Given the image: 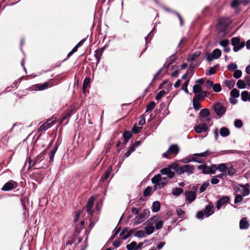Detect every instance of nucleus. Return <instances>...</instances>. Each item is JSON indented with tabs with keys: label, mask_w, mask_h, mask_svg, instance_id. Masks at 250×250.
Segmentation results:
<instances>
[{
	"label": "nucleus",
	"mask_w": 250,
	"mask_h": 250,
	"mask_svg": "<svg viewBox=\"0 0 250 250\" xmlns=\"http://www.w3.org/2000/svg\"><path fill=\"white\" fill-rule=\"evenodd\" d=\"M195 170V167L189 164L179 165L176 162L173 163L169 165L167 167L164 168L161 170V173L162 175H166L169 178H173L175 176V172L178 175H181L186 173L188 175L192 174Z\"/></svg>",
	"instance_id": "1"
},
{
	"label": "nucleus",
	"mask_w": 250,
	"mask_h": 250,
	"mask_svg": "<svg viewBox=\"0 0 250 250\" xmlns=\"http://www.w3.org/2000/svg\"><path fill=\"white\" fill-rule=\"evenodd\" d=\"M233 189L236 192H240L243 196H246L250 194V186L249 184L246 185L236 184L233 187Z\"/></svg>",
	"instance_id": "2"
},
{
	"label": "nucleus",
	"mask_w": 250,
	"mask_h": 250,
	"mask_svg": "<svg viewBox=\"0 0 250 250\" xmlns=\"http://www.w3.org/2000/svg\"><path fill=\"white\" fill-rule=\"evenodd\" d=\"M180 148L176 144L171 145L168 148V150L163 153V157L170 159L171 156H176L179 152Z\"/></svg>",
	"instance_id": "3"
},
{
	"label": "nucleus",
	"mask_w": 250,
	"mask_h": 250,
	"mask_svg": "<svg viewBox=\"0 0 250 250\" xmlns=\"http://www.w3.org/2000/svg\"><path fill=\"white\" fill-rule=\"evenodd\" d=\"M193 190H187L185 192L186 197V202L187 204H189L193 202L196 198V192L198 188L196 186H193L192 188Z\"/></svg>",
	"instance_id": "4"
},
{
	"label": "nucleus",
	"mask_w": 250,
	"mask_h": 250,
	"mask_svg": "<svg viewBox=\"0 0 250 250\" xmlns=\"http://www.w3.org/2000/svg\"><path fill=\"white\" fill-rule=\"evenodd\" d=\"M231 44L233 46V51L236 52L245 46V42H241L239 37H233L231 39Z\"/></svg>",
	"instance_id": "5"
},
{
	"label": "nucleus",
	"mask_w": 250,
	"mask_h": 250,
	"mask_svg": "<svg viewBox=\"0 0 250 250\" xmlns=\"http://www.w3.org/2000/svg\"><path fill=\"white\" fill-rule=\"evenodd\" d=\"M56 122V118H53L48 119L45 123L41 125L38 129V131L41 132L42 130H46L51 127Z\"/></svg>",
	"instance_id": "6"
},
{
	"label": "nucleus",
	"mask_w": 250,
	"mask_h": 250,
	"mask_svg": "<svg viewBox=\"0 0 250 250\" xmlns=\"http://www.w3.org/2000/svg\"><path fill=\"white\" fill-rule=\"evenodd\" d=\"M221 51L220 49H215L211 53H208L206 55V59L208 62H211L213 59H217L221 56Z\"/></svg>",
	"instance_id": "7"
},
{
	"label": "nucleus",
	"mask_w": 250,
	"mask_h": 250,
	"mask_svg": "<svg viewBox=\"0 0 250 250\" xmlns=\"http://www.w3.org/2000/svg\"><path fill=\"white\" fill-rule=\"evenodd\" d=\"M214 109L216 114L220 117H222L226 112L225 106L220 103H217L214 104Z\"/></svg>",
	"instance_id": "8"
},
{
	"label": "nucleus",
	"mask_w": 250,
	"mask_h": 250,
	"mask_svg": "<svg viewBox=\"0 0 250 250\" xmlns=\"http://www.w3.org/2000/svg\"><path fill=\"white\" fill-rule=\"evenodd\" d=\"M18 187V183L13 180H10L5 183L2 187L1 189L3 191H9L15 189Z\"/></svg>",
	"instance_id": "9"
},
{
	"label": "nucleus",
	"mask_w": 250,
	"mask_h": 250,
	"mask_svg": "<svg viewBox=\"0 0 250 250\" xmlns=\"http://www.w3.org/2000/svg\"><path fill=\"white\" fill-rule=\"evenodd\" d=\"M95 198L94 197H90L87 201V205L86 207V211L88 212V214L90 216H92L93 213V206Z\"/></svg>",
	"instance_id": "10"
},
{
	"label": "nucleus",
	"mask_w": 250,
	"mask_h": 250,
	"mask_svg": "<svg viewBox=\"0 0 250 250\" xmlns=\"http://www.w3.org/2000/svg\"><path fill=\"white\" fill-rule=\"evenodd\" d=\"M199 116L202 119H205L207 118L206 119V121L208 122H209V121L210 120V119L208 118L210 116V112L208 109L207 108L202 109L199 113Z\"/></svg>",
	"instance_id": "11"
},
{
	"label": "nucleus",
	"mask_w": 250,
	"mask_h": 250,
	"mask_svg": "<svg viewBox=\"0 0 250 250\" xmlns=\"http://www.w3.org/2000/svg\"><path fill=\"white\" fill-rule=\"evenodd\" d=\"M229 201V198L228 196H223L221 198L217 201L216 203V208L218 209H219L222 206L225 205Z\"/></svg>",
	"instance_id": "12"
},
{
	"label": "nucleus",
	"mask_w": 250,
	"mask_h": 250,
	"mask_svg": "<svg viewBox=\"0 0 250 250\" xmlns=\"http://www.w3.org/2000/svg\"><path fill=\"white\" fill-rule=\"evenodd\" d=\"M208 126L206 124H199L195 126L194 129L195 131L198 133H201L207 131Z\"/></svg>",
	"instance_id": "13"
},
{
	"label": "nucleus",
	"mask_w": 250,
	"mask_h": 250,
	"mask_svg": "<svg viewBox=\"0 0 250 250\" xmlns=\"http://www.w3.org/2000/svg\"><path fill=\"white\" fill-rule=\"evenodd\" d=\"M249 222L246 217L242 218L239 223V228L241 229H246L249 227Z\"/></svg>",
	"instance_id": "14"
},
{
	"label": "nucleus",
	"mask_w": 250,
	"mask_h": 250,
	"mask_svg": "<svg viewBox=\"0 0 250 250\" xmlns=\"http://www.w3.org/2000/svg\"><path fill=\"white\" fill-rule=\"evenodd\" d=\"M207 91L201 92L200 93L195 94L193 100L196 101H202L204 100V98L206 96Z\"/></svg>",
	"instance_id": "15"
},
{
	"label": "nucleus",
	"mask_w": 250,
	"mask_h": 250,
	"mask_svg": "<svg viewBox=\"0 0 250 250\" xmlns=\"http://www.w3.org/2000/svg\"><path fill=\"white\" fill-rule=\"evenodd\" d=\"M213 205L211 203L206 207L204 213L207 217L213 214Z\"/></svg>",
	"instance_id": "16"
},
{
	"label": "nucleus",
	"mask_w": 250,
	"mask_h": 250,
	"mask_svg": "<svg viewBox=\"0 0 250 250\" xmlns=\"http://www.w3.org/2000/svg\"><path fill=\"white\" fill-rule=\"evenodd\" d=\"M60 143H58V141H57L54 146V148L53 150L50 152V157H49V162H53L54 161V155L59 147Z\"/></svg>",
	"instance_id": "17"
},
{
	"label": "nucleus",
	"mask_w": 250,
	"mask_h": 250,
	"mask_svg": "<svg viewBox=\"0 0 250 250\" xmlns=\"http://www.w3.org/2000/svg\"><path fill=\"white\" fill-rule=\"evenodd\" d=\"M104 49L103 48H99L96 50L95 52L94 56L96 59V64H98L100 62L102 56L103 55Z\"/></svg>",
	"instance_id": "18"
},
{
	"label": "nucleus",
	"mask_w": 250,
	"mask_h": 250,
	"mask_svg": "<svg viewBox=\"0 0 250 250\" xmlns=\"http://www.w3.org/2000/svg\"><path fill=\"white\" fill-rule=\"evenodd\" d=\"M162 180L161 175L160 174L156 175L151 179V182L153 184H155L160 187V181Z\"/></svg>",
	"instance_id": "19"
},
{
	"label": "nucleus",
	"mask_w": 250,
	"mask_h": 250,
	"mask_svg": "<svg viewBox=\"0 0 250 250\" xmlns=\"http://www.w3.org/2000/svg\"><path fill=\"white\" fill-rule=\"evenodd\" d=\"M187 42V39L185 37H183L181 39L179 42L178 44L177 47L176 49L177 52H178L181 51V50L183 47V44Z\"/></svg>",
	"instance_id": "20"
},
{
	"label": "nucleus",
	"mask_w": 250,
	"mask_h": 250,
	"mask_svg": "<svg viewBox=\"0 0 250 250\" xmlns=\"http://www.w3.org/2000/svg\"><path fill=\"white\" fill-rule=\"evenodd\" d=\"M53 85L52 83L49 82H45L42 84H40L38 85V89L40 90H43L47 89L48 87H50Z\"/></svg>",
	"instance_id": "21"
},
{
	"label": "nucleus",
	"mask_w": 250,
	"mask_h": 250,
	"mask_svg": "<svg viewBox=\"0 0 250 250\" xmlns=\"http://www.w3.org/2000/svg\"><path fill=\"white\" fill-rule=\"evenodd\" d=\"M220 135L223 137L229 136L230 134V131L229 129L226 127H223L220 128L219 130Z\"/></svg>",
	"instance_id": "22"
},
{
	"label": "nucleus",
	"mask_w": 250,
	"mask_h": 250,
	"mask_svg": "<svg viewBox=\"0 0 250 250\" xmlns=\"http://www.w3.org/2000/svg\"><path fill=\"white\" fill-rule=\"evenodd\" d=\"M146 218L143 216L142 213L138 214L136 216L134 220V224L136 225L140 224L144 222Z\"/></svg>",
	"instance_id": "23"
},
{
	"label": "nucleus",
	"mask_w": 250,
	"mask_h": 250,
	"mask_svg": "<svg viewBox=\"0 0 250 250\" xmlns=\"http://www.w3.org/2000/svg\"><path fill=\"white\" fill-rule=\"evenodd\" d=\"M120 235L123 237V239L125 240L128 238L130 236V233L128 231L127 229H124L120 233Z\"/></svg>",
	"instance_id": "24"
},
{
	"label": "nucleus",
	"mask_w": 250,
	"mask_h": 250,
	"mask_svg": "<svg viewBox=\"0 0 250 250\" xmlns=\"http://www.w3.org/2000/svg\"><path fill=\"white\" fill-rule=\"evenodd\" d=\"M160 202L159 201H155L153 203L152 206V211L154 212H157L160 210Z\"/></svg>",
	"instance_id": "25"
},
{
	"label": "nucleus",
	"mask_w": 250,
	"mask_h": 250,
	"mask_svg": "<svg viewBox=\"0 0 250 250\" xmlns=\"http://www.w3.org/2000/svg\"><path fill=\"white\" fill-rule=\"evenodd\" d=\"M154 229H155V228L153 226H150V225H147L145 227V232L147 235H150V234H152L154 232Z\"/></svg>",
	"instance_id": "26"
},
{
	"label": "nucleus",
	"mask_w": 250,
	"mask_h": 250,
	"mask_svg": "<svg viewBox=\"0 0 250 250\" xmlns=\"http://www.w3.org/2000/svg\"><path fill=\"white\" fill-rule=\"evenodd\" d=\"M198 168L199 170H202V173L203 174H208L209 167L205 165H201L198 166Z\"/></svg>",
	"instance_id": "27"
},
{
	"label": "nucleus",
	"mask_w": 250,
	"mask_h": 250,
	"mask_svg": "<svg viewBox=\"0 0 250 250\" xmlns=\"http://www.w3.org/2000/svg\"><path fill=\"white\" fill-rule=\"evenodd\" d=\"M212 152L210 151L209 149L207 150L204 152L200 153H195L193 155L196 156H199V157H207L210 154H212Z\"/></svg>",
	"instance_id": "28"
},
{
	"label": "nucleus",
	"mask_w": 250,
	"mask_h": 250,
	"mask_svg": "<svg viewBox=\"0 0 250 250\" xmlns=\"http://www.w3.org/2000/svg\"><path fill=\"white\" fill-rule=\"evenodd\" d=\"M123 136L124 138L125 142L126 144L128 142L129 139L131 138L132 136V134L129 131H125L123 133Z\"/></svg>",
	"instance_id": "29"
},
{
	"label": "nucleus",
	"mask_w": 250,
	"mask_h": 250,
	"mask_svg": "<svg viewBox=\"0 0 250 250\" xmlns=\"http://www.w3.org/2000/svg\"><path fill=\"white\" fill-rule=\"evenodd\" d=\"M84 222L82 221L80 224L75 225L76 231L78 233H80L83 228Z\"/></svg>",
	"instance_id": "30"
},
{
	"label": "nucleus",
	"mask_w": 250,
	"mask_h": 250,
	"mask_svg": "<svg viewBox=\"0 0 250 250\" xmlns=\"http://www.w3.org/2000/svg\"><path fill=\"white\" fill-rule=\"evenodd\" d=\"M201 54L200 51H196L192 54L190 57H188V60L189 61H195Z\"/></svg>",
	"instance_id": "31"
},
{
	"label": "nucleus",
	"mask_w": 250,
	"mask_h": 250,
	"mask_svg": "<svg viewBox=\"0 0 250 250\" xmlns=\"http://www.w3.org/2000/svg\"><path fill=\"white\" fill-rule=\"evenodd\" d=\"M224 83L229 89H231L233 87L235 84V81L233 80H226Z\"/></svg>",
	"instance_id": "32"
},
{
	"label": "nucleus",
	"mask_w": 250,
	"mask_h": 250,
	"mask_svg": "<svg viewBox=\"0 0 250 250\" xmlns=\"http://www.w3.org/2000/svg\"><path fill=\"white\" fill-rule=\"evenodd\" d=\"M183 190L181 188H176L173 189L172 194L176 196H179L182 192Z\"/></svg>",
	"instance_id": "33"
},
{
	"label": "nucleus",
	"mask_w": 250,
	"mask_h": 250,
	"mask_svg": "<svg viewBox=\"0 0 250 250\" xmlns=\"http://www.w3.org/2000/svg\"><path fill=\"white\" fill-rule=\"evenodd\" d=\"M201 92H203L202 90V88L199 84H195L193 87V92L195 94L200 93Z\"/></svg>",
	"instance_id": "34"
},
{
	"label": "nucleus",
	"mask_w": 250,
	"mask_h": 250,
	"mask_svg": "<svg viewBox=\"0 0 250 250\" xmlns=\"http://www.w3.org/2000/svg\"><path fill=\"white\" fill-rule=\"evenodd\" d=\"M159 218V217L157 216H155L153 217H151L147 221V225L150 226H153V225L155 224L156 221L157 220V219Z\"/></svg>",
	"instance_id": "35"
},
{
	"label": "nucleus",
	"mask_w": 250,
	"mask_h": 250,
	"mask_svg": "<svg viewBox=\"0 0 250 250\" xmlns=\"http://www.w3.org/2000/svg\"><path fill=\"white\" fill-rule=\"evenodd\" d=\"M237 87L240 89H244L246 86V84L243 80H239L236 83Z\"/></svg>",
	"instance_id": "36"
},
{
	"label": "nucleus",
	"mask_w": 250,
	"mask_h": 250,
	"mask_svg": "<svg viewBox=\"0 0 250 250\" xmlns=\"http://www.w3.org/2000/svg\"><path fill=\"white\" fill-rule=\"evenodd\" d=\"M209 185V183L208 181H206L204 182L201 186L200 187V188L199 189L200 192L202 193L204 192L207 188L208 187V186Z\"/></svg>",
	"instance_id": "37"
},
{
	"label": "nucleus",
	"mask_w": 250,
	"mask_h": 250,
	"mask_svg": "<svg viewBox=\"0 0 250 250\" xmlns=\"http://www.w3.org/2000/svg\"><path fill=\"white\" fill-rule=\"evenodd\" d=\"M155 103L154 102L152 101L150 102L146 106V112L150 111L153 110L155 106Z\"/></svg>",
	"instance_id": "38"
},
{
	"label": "nucleus",
	"mask_w": 250,
	"mask_h": 250,
	"mask_svg": "<svg viewBox=\"0 0 250 250\" xmlns=\"http://www.w3.org/2000/svg\"><path fill=\"white\" fill-rule=\"evenodd\" d=\"M171 179V178H169L168 176L167 177H162V180L160 181V188L163 187L168 183L169 180Z\"/></svg>",
	"instance_id": "39"
},
{
	"label": "nucleus",
	"mask_w": 250,
	"mask_h": 250,
	"mask_svg": "<svg viewBox=\"0 0 250 250\" xmlns=\"http://www.w3.org/2000/svg\"><path fill=\"white\" fill-rule=\"evenodd\" d=\"M230 96L232 98H238L239 96V91L237 89L234 88L230 92Z\"/></svg>",
	"instance_id": "40"
},
{
	"label": "nucleus",
	"mask_w": 250,
	"mask_h": 250,
	"mask_svg": "<svg viewBox=\"0 0 250 250\" xmlns=\"http://www.w3.org/2000/svg\"><path fill=\"white\" fill-rule=\"evenodd\" d=\"M111 171V168L107 170L104 175L101 177V181L104 182L110 176Z\"/></svg>",
	"instance_id": "41"
},
{
	"label": "nucleus",
	"mask_w": 250,
	"mask_h": 250,
	"mask_svg": "<svg viewBox=\"0 0 250 250\" xmlns=\"http://www.w3.org/2000/svg\"><path fill=\"white\" fill-rule=\"evenodd\" d=\"M90 79L89 78L87 77L84 79V81L83 82V90H84L87 87V86L90 84Z\"/></svg>",
	"instance_id": "42"
},
{
	"label": "nucleus",
	"mask_w": 250,
	"mask_h": 250,
	"mask_svg": "<svg viewBox=\"0 0 250 250\" xmlns=\"http://www.w3.org/2000/svg\"><path fill=\"white\" fill-rule=\"evenodd\" d=\"M136 245L137 243L133 241L130 244L127 245L126 248L128 250H135Z\"/></svg>",
	"instance_id": "43"
},
{
	"label": "nucleus",
	"mask_w": 250,
	"mask_h": 250,
	"mask_svg": "<svg viewBox=\"0 0 250 250\" xmlns=\"http://www.w3.org/2000/svg\"><path fill=\"white\" fill-rule=\"evenodd\" d=\"M243 197H244V196L242 195L237 194L235 196V198H234V203L237 204V203H241L243 199Z\"/></svg>",
	"instance_id": "44"
},
{
	"label": "nucleus",
	"mask_w": 250,
	"mask_h": 250,
	"mask_svg": "<svg viewBox=\"0 0 250 250\" xmlns=\"http://www.w3.org/2000/svg\"><path fill=\"white\" fill-rule=\"evenodd\" d=\"M227 167L225 164H220L218 165L217 169H218L221 172H226L227 170Z\"/></svg>",
	"instance_id": "45"
},
{
	"label": "nucleus",
	"mask_w": 250,
	"mask_h": 250,
	"mask_svg": "<svg viewBox=\"0 0 250 250\" xmlns=\"http://www.w3.org/2000/svg\"><path fill=\"white\" fill-rule=\"evenodd\" d=\"M176 212L177 215L181 218H183L184 217L185 212L184 210H183L180 208H177L176 209Z\"/></svg>",
	"instance_id": "46"
},
{
	"label": "nucleus",
	"mask_w": 250,
	"mask_h": 250,
	"mask_svg": "<svg viewBox=\"0 0 250 250\" xmlns=\"http://www.w3.org/2000/svg\"><path fill=\"white\" fill-rule=\"evenodd\" d=\"M233 72H234V73H233V76L234 78L237 79H239L240 77H241L242 73L240 70L236 69V70L234 71Z\"/></svg>",
	"instance_id": "47"
},
{
	"label": "nucleus",
	"mask_w": 250,
	"mask_h": 250,
	"mask_svg": "<svg viewBox=\"0 0 250 250\" xmlns=\"http://www.w3.org/2000/svg\"><path fill=\"white\" fill-rule=\"evenodd\" d=\"M212 89L214 92H219L221 91L222 88L220 84L216 83L213 84Z\"/></svg>",
	"instance_id": "48"
},
{
	"label": "nucleus",
	"mask_w": 250,
	"mask_h": 250,
	"mask_svg": "<svg viewBox=\"0 0 250 250\" xmlns=\"http://www.w3.org/2000/svg\"><path fill=\"white\" fill-rule=\"evenodd\" d=\"M241 99L243 101H247L248 99L249 93L247 91H244L241 93Z\"/></svg>",
	"instance_id": "49"
},
{
	"label": "nucleus",
	"mask_w": 250,
	"mask_h": 250,
	"mask_svg": "<svg viewBox=\"0 0 250 250\" xmlns=\"http://www.w3.org/2000/svg\"><path fill=\"white\" fill-rule=\"evenodd\" d=\"M163 225V222L162 220H159V219H157V220L155 223V229H160L162 228Z\"/></svg>",
	"instance_id": "50"
},
{
	"label": "nucleus",
	"mask_w": 250,
	"mask_h": 250,
	"mask_svg": "<svg viewBox=\"0 0 250 250\" xmlns=\"http://www.w3.org/2000/svg\"><path fill=\"white\" fill-rule=\"evenodd\" d=\"M192 103L193 106L195 110H198L201 108V105L199 102L192 100Z\"/></svg>",
	"instance_id": "51"
},
{
	"label": "nucleus",
	"mask_w": 250,
	"mask_h": 250,
	"mask_svg": "<svg viewBox=\"0 0 250 250\" xmlns=\"http://www.w3.org/2000/svg\"><path fill=\"white\" fill-rule=\"evenodd\" d=\"M189 80H188L186 81L182 85V89L186 93H188V86L189 84Z\"/></svg>",
	"instance_id": "52"
},
{
	"label": "nucleus",
	"mask_w": 250,
	"mask_h": 250,
	"mask_svg": "<svg viewBox=\"0 0 250 250\" xmlns=\"http://www.w3.org/2000/svg\"><path fill=\"white\" fill-rule=\"evenodd\" d=\"M227 68L231 71H234L237 68V65L234 63H231L228 65Z\"/></svg>",
	"instance_id": "53"
},
{
	"label": "nucleus",
	"mask_w": 250,
	"mask_h": 250,
	"mask_svg": "<svg viewBox=\"0 0 250 250\" xmlns=\"http://www.w3.org/2000/svg\"><path fill=\"white\" fill-rule=\"evenodd\" d=\"M216 66H214L213 67H210L209 70L206 72V74L207 75H211L215 74L216 71Z\"/></svg>",
	"instance_id": "54"
},
{
	"label": "nucleus",
	"mask_w": 250,
	"mask_h": 250,
	"mask_svg": "<svg viewBox=\"0 0 250 250\" xmlns=\"http://www.w3.org/2000/svg\"><path fill=\"white\" fill-rule=\"evenodd\" d=\"M152 190V188L150 187H147L144 190L143 194L144 196H147L150 194Z\"/></svg>",
	"instance_id": "55"
},
{
	"label": "nucleus",
	"mask_w": 250,
	"mask_h": 250,
	"mask_svg": "<svg viewBox=\"0 0 250 250\" xmlns=\"http://www.w3.org/2000/svg\"><path fill=\"white\" fill-rule=\"evenodd\" d=\"M184 160H185V163H188V162H190L191 161L196 162L198 163H202V161H201V160L200 159L194 158L193 157H192V158L191 159H189V160H188V158H185L184 159Z\"/></svg>",
	"instance_id": "56"
},
{
	"label": "nucleus",
	"mask_w": 250,
	"mask_h": 250,
	"mask_svg": "<svg viewBox=\"0 0 250 250\" xmlns=\"http://www.w3.org/2000/svg\"><path fill=\"white\" fill-rule=\"evenodd\" d=\"M219 44L223 47H226L229 44V42L228 40H223L219 42Z\"/></svg>",
	"instance_id": "57"
},
{
	"label": "nucleus",
	"mask_w": 250,
	"mask_h": 250,
	"mask_svg": "<svg viewBox=\"0 0 250 250\" xmlns=\"http://www.w3.org/2000/svg\"><path fill=\"white\" fill-rule=\"evenodd\" d=\"M134 235L139 238H142L145 236V234L143 230H140L136 231Z\"/></svg>",
	"instance_id": "58"
},
{
	"label": "nucleus",
	"mask_w": 250,
	"mask_h": 250,
	"mask_svg": "<svg viewBox=\"0 0 250 250\" xmlns=\"http://www.w3.org/2000/svg\"><path fill=\"white\" fill-rule=\"evenodd\" d=\"M142 129V126H137L136 125H134L132 128L131 131L133 133H138L141 129Z\"/></svg>",
	"instance_id": "59"
},
{
	"label": "nucleus",
	"mask_w": 250,
	"mask_h": 250,
	"mask_svg": "<svg viewBox=\"0 0 250 250\" xmlns=\"http://www.w3.org/2000/svg\"><path fill=\"white\" fill-rule=\"evenodd\" d=\"M165 94H166V92L164 90L160 91L156 95V97H155L156 100H160Z\"/></svg>",
	"instance_id": "60"
},
{
	"label": "nucleus",
	"mask_w": 250,
	"mask_h": 250,
	"mask_svg": "<svg viewBox=\"0 0 250 250\" xmlns=\"http://www.w3.org/2000/svg\"><path fill=\"white\" fill-rule=\"evenodd\" d=\"M71 115V111L67 112L60 120V124H62L65 119L69 117Z\"/></svg>",
	"instance_id": "61"
},
{
	"label": "nucleus",
	"mask_w": 250,
	"mask_h": 250,
	"mask_svg": "<svg viewBox=\"0 0 250 250\" xmlns=\"http://www.w3.org/2000/svg\"><path fill=\"white\" fill-rule=\"evenodd\" d=\"M234 125L237 128H240L243 125V122L240 120H236L234 122Z\"/></svg>",
	"instance_id": "62"
},
{
	"label": "nucleus",
	"mask_w": 250,
	"mask_h": 250,
	"mask_svg": "<svg viewBox=\"0 0 250 250\" xmlns=\"http://www.w3.org/2000/svg\"><path fill=\"white\" fill-rule=\"evenodd\" d=\"M155 29V28H153L152 31L150 32L146 37H145V40H146V44H147L150 41L152 37V35H151V32Z\"/></svg>",
	"instance_id": "63"
},
{
	"label": "nucleus",
	"mask_w": 250,
	"mask_h": 250,
	"mask_svg": "<svg viewBox=\"0 0 250 250\" xmlns=\"http://www.w3.org/2000/svg\"><path fill=\"white\" fill-rule=\"evenodd\" d=\"M240 4V1L239 0H233L231 3V6L233 8H236Z\"/></svg>",
	"instance_id": "64"
}]
</instances>
